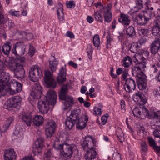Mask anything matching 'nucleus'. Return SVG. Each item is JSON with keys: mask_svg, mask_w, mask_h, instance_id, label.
Masks as SVG:
<instances>
[{"mask_svg": "<svg viewBox=\"0 0 160 160\" xmlns=\"http://www.w3.org/2000/svg\"><path fill=\"white\" fill-rule=\"evenodd\" d=\"M60 138H56L53 145V148L62 152L63 157L70 159L73 152L77 150L76 146L73 144H69L62 142Z\"/></svg>", "mask_w": 160, "mask_h": 160, "instance_id": "obj_1", "label": "nucleus"}, {"mask_svg": "<svg viewBox=\"0 0 160 160\" xmlns=\"http://www.w3.org/2000/svg\"><path fill=\"white\" fill-rule=\"evenodd\" d=\"M45 97L44 100H39L38 102L39 111L43 114L48 112L50 105H54L56 103V93L53 90H50L48 91Z\"/></svg>", "mask_w": 160, "mask_h": 160, "instance_id": "obj_2", "label": "nucleus"}, {"mask_svg": "<svg viewBox=\"0 0 160 160\" xmlns=\"http://www.w3.org/2000/svg\"><path fill=\"white\" fill-rule=\"evenodd\" d=\"M96 141L90 136L85 137L81 144L82 148L87 151L85 155V158L87 160H92L96 156L97 152L94 147Z\"/></svg>", "mask_w": 160, "mask_h": 160, "instance_id": "obj_3", "label": "nucleus"}, {"mask_svg": "<svg viewBox=\"0 0 160 160\" xmlns=\"http://www.w3.org/2000/svg\"><path fill=\"white\" fill-rule=\"evenodd\" d=\"M67 84L63 85L59 94V98L62 100H65L64 104L68 108L71 107L74 103L73 98L69 96H67L68 92Z\"/></svg>", "mask_w": 160, "mask_h": 160, "instance_id": "obj_4", "label": "nucleus"}, {"mask_svg": "<svg viewBox=\"0 0 160 160\" xmlns=\"http://www.w3.org/2000/svg\"><path fill=\"white\" fill-rule=\"evenodd\" d=\"M9 80L10 75L9 73L4 71H1L0 73V97L4 94L5 85L8 86L9 83L8 82Z\"/></svg>", "mask_w": 160, "mask_h": 160, "instance_id": "obj_5", "label": "nucleus"}, {"mask_svg": "<svg viewBox=\"0 0 160 160\" xmlns=\"http://www.w3.org/2000/svg\"><path fill=\"white\" fill-rule=\"evenodd\" d=\"M44 79L45 83L48 88H53L56 87L57 83L52 72H51L49 70H45Z\"/></svg>", "mask_w": 160, "mask_h": 160, "instance_id": "obj_6", "label": "nucleus"}, {"mask_svg": "<svg viewBox=\"0 0 160 160\" xmlns=\"http://www.w3.org/2000/svg\"><path fill=\"white\" fill-rule=\"evenodd\" d=\"M22 98L17 96L12 97L8 99L4 104V107L8 110L11 108H16L21 105Z\"/></svg>", "mask_w": 160, "mask_h": 160, "instance_id": "obj_7", "label": "nucleus"}, {"mask_svg": "<svg viewBox=\"0 0 160 160\" xmlns=\"http://www.w3.org/2000/svg\"><path fill=\"white\" fill-rule=\"evenodd\" d=\"M42 76V73L41 70L36 67L33 66L31 68L29 72V79L33 82H37L39 79V78Z\"/></svg>", "mask_w": 160, "mask_h": 160, "instance_id": "obj_8", "label": "nucleus"}, {"mask_svg": "<svg viewBox=\"0 0 160 160\" xmlns=\"http://www.w3.org/2000/svg\"><path fill=\"white\" fill-rule=\"evenodd\" d=\"M56 124L54 121L50 120L47 122L45 126V133L47 138L51 137L55 132Z\"/></svg>", "mask_w": 160, "mask_h": 160, "instance_id": "obj_9", "label": "nucleus"}, {"mask_svg": "<svg viewBox=\"0 0 160 160\" xmlns=\"http://www.w3.org/2000/svg\"><path fill=\"white\" fill-rule=\"evenodd\" d=\"M44 139L42 137L38 138L35 142V144L33 147V152L35 155H37L42 152L44 145Z\"/></svg>", "mask_w": 160, "mask_h": 160, "instance_id": "obj_10", "label": "nucleus"}, {"mask_svg": "<svg viewBox=\"0 0 160 160\" xmlns=\"http://www.w3.org/2000/svg\"><path fill=\"white\" fill-rule=\"evenodd\" d=\"M9 87V93L11 95H14L20 92L22 89L21 84L18 82H9L8 84Z\"/></svg>", "mask_w": 160, "mask_h": 160, "instance_id": "obj_11", "label": "nucleus"}, {"mask_svg": "<svg viewBox=\"0 0 160 160\" xmlns=\"http://www.w3.org/2000/svg\"><path fill=\"white\" fill-rule=\"evenodd\" d=\"M42 90V88L40 85L38 83H36L31 92L30 98L31 99H34L40 98L41 97Z\"/></svg>", "mask_w": 160, "mask_h": 160, "instance_id": "obj_12", "label": "nucleus"}, {"mask_svg": "<svg viewBox=\"0 0 160 160\" xmlns=\"http://www.w3.org/2000/svg\"><path fill=\"white\" fill-rule=\"evenodd\" d=\"M136 88L135 80L132 78H128L125 82L124 88L127 92H130L134 90Z\"/></svg>", "mask_w": 160, "mask_h": 160, "instance_id": "obj_13", "label": "nucleus"}, {"mask_svg": "<svg viewBox=\"0 0 160 160\" xmlns=\"http://www.w3.org/2000/svg\"><path fill=\"white\" fill-rule=\"evenodd\" d=\"M23 48V43L21 42H18L13 45L12 52L16 56H22L24 53Z\"/></svg>", "mask_w": 160, "mask_h": 160, "instance_id": "obj_14", "label": "nucleus"}, {"mask_svg": "<svg viewBox=\"0 0 160 160\" xmlns=\"http://www.w3.org/2000/svg\"><path fill=\"white\" fill-rule=\"evenodd\" d=\"M111 5H108L107 7H104L102 10V13L104 14L105 21L109 22L112 20V13L111 12Z\"/></svg>", "mask_w": 160, "mask_h": 160, "instance_id": "obj_15", "label": "nucleus"}, {"mask_svg": "<svg viewBox=\"0 0 160 160\" xmlns=\"http://www.w3.org/2000/svg\"><path fill=\"white\" fill-rule=\"evenodd\" d=\"M88 120V117L86 115L82 116L81 118L78 119L76 122V127L80 129H82L86 126V123Z\"/></svg>", "mask_w": 160, "mask_h": 160, "instance_id": "obj_16", "label": "nucleus"}, {"mask_svg": "<svg viewBox=\"0 0 160 160\" xmlns=\"http://www.w3.org/2000/svg\"><path fill=\"white\" fill-rule=\"evenodd\" d=\"M17 155L13 149H7L4 152V159L5 160H15Z\"/></svg>", "mask_w": 160, "mask_h": 160, "instance_id": "obj_17", "label": "nucleus"}, {"mask_svg": "<svg viewBox=\"0 0 160 160\" xmlns=\"http://www.w3.org/2000/svg\"><path fill=\"white\" fill-rule=\"evenodd\" d=\"M66 70L64 69L63 67H62L57 77V82L58 84H62L66 81Z\"/></svg>", "mask_w": 160, "mask_h": 160, "instance_id": "obj_18", "label": "nucleus"}, {"mask_svg": "<svg viewBox=\"0 0 160 160\" xmlns=\"http://www.w3.org/2000/svg\"><path fill=\"white\" fill-rule=\"evenodd\" d=\"M142 93L139 91H137L133 95L132 99L136 102H139L140 104H144L147 102L146 99H144L142 97Z\"/></svg>", "mask_w": 160, "mask_h": 160, "instance_id": "obj_19", "label": "nucleus"}, {"mask_svg": "<svg viewBox=\"0 0 160 160\" xmlns=\"http://www.w3.org/2000/svg\"><path fill=\"white\" fill-rule=\"evenodd\" d=\"M32 113L31 112H27L22 114L21 118L28 126H30L32 122Z\"/></svg>", "mask_w": 160, "mask_h": 160, "instance_id": "obj_20", "label": "nucleus"}, {"mask_svg": "<svg viewBox=\"0 0 160 160\" xmlns=\"http://www.w3.org/2000/svg\"><path fill=\"white\" fill-rule=\"evenodd\" d=\"M137 22L140 25H144L147 23L150 19L145 14L141 13L138 15L136 17Z\"/></svg>", "mask_w": 160, "mask_h": 160, "instance_id": "obj_21", "label": "nucleus"}, {"mask_svg": "<svg viewBox=\"0 0 160 160\" xmlns=\"http://www.w3.org/2000/svg\"><path fill=\"white\" fill-rule=\"evenodd\" d=\"M118 21L124 25L128 26L130 23L131 20L130 17L128 15L122 13L120 14Z\"/></svg>", "mask_w": 160, "mask_h": 160, "instance_id": "obj_22", "label": "nucleus"}, {"mask_svg": "<svg viewBox=\"0 0 160 160\" xmlns=\"http://www.w3.org/2000/svg\"><path fill=\"white\" fill-rule=\"evenodd\" d=\"M17 78H22L24 77L25 71L23 68V65L21 64L18 68L16 69L14 72Z\"/></svg>", "mask_w": 160, "mask_h": 160, "instance_id": "obj_23", "label": "nucleus"}, {"mask_svg": "<svg viewBox=\"0 0 160 160\" xmlns=\"http://www.w3.org/2000/svg\"><path fill=\"white\" fill-rule=\"evenodd\" d=\"M57 14L59 21H62L64 19V14L63 12V5L61 3H58L57 6Z\"/></svg>", "mask_w": 160, "mask_h": 160, "instance_id": "obj_24", "label": "nucleus"}, {"mask_svg": "<svg viewBox=\"0 0 160 160\" xmlns=\"http://www.w3.org/2000/svg\"><path fill=\"white\" fill-rule=\"evenodd\" d=\"M160 48V43L158 42H157L156 40H154L150 45V50L151 52L155 54L157 53Z\"/></svg>", "mask_w": 160, "mask_h": 160, "instance_id": "obj_25", "label": "nucleus"}, {"mask_svg": "<svg viewBox=\"0 0 160 160\" xmlns=\"http://www.w3.org/2000/svg\"><path fill=\"white\" fill-rule=\"evenodd\" d=\"M32 122L33 124L37 126L42 125L44 119L41 115H36L32 118Z\"/></svg>", "mask_w": 160, "mask_h": 160, "instance_id": "obj_26", "label": "nucleus"}, {"mask_svg": "<svg viewBox=\"0 0 160 160\" xmlns=\"http://www.w3.org/2000/svg\"><path fill=\"white\" fill-rule=\"evenodd\" d=\"M11 43L9 42H7L3 45L2 52L4 54L8 55H9L11 49Z\"/></svg>", "mask_w": 160, "mask_h": 160, "instance_id": "obj_27", "label": "nucleus"}, {"mask_svg": "<svg viewBox=\"0 0 160 160\" xmlns=\"http://www.w3.org/2000/svg\"><path fill=\"white\" fill-rule=\"evenodd\" d=\"M52 57L53 58L54 60L52 61H49V67L52 72H53L55 71L57 69V66L58 64V61L55 59V58L54 56L52 55Z\"/></svg>", "mask_w": 160, "mask_h": 160, "instance_id": "obj_28", "label": "nucleus"}, {"mask_svg": "<svg viewBox=\"0 0 160 160\" xmlns=\"http://www.w3.org/2000/svg\"><path fill=\"white\" fill-rule=\"evenodd\" d=\"M126 34L127 36L130 38L134 37L136 34L134 28L131 26L129 27L126 30Z\"/></svg>", "mask_w": 160, "mask_h": 160, "instance_id": "obj_29", "label": "nucleus"}, {"mask_svg": "<svg viewBox=\"0 0 160 160\" xmlns=\"http://www.w3.org/2000/svg\"><path fill=\"white\" fill-rule=\"evenodd\" d=\"M122 62H123L122 66L126 68H128L131 65L132 59L129 56H127L124 58Z\"/></svg>", "mask_w": 160, "mask_h": 160, "instance_id": "obj_30", "label": "nucleus"}, {"mask_svg": "<svg viewBox=\"0 0 160 160\" xmlns=\"http://www.w3.org/2000/svg\"><path fill=\"white\" fill-rule=\"evenodd\" d=\"M137 77V82L147 81V77L146 75L142 72L140 73L137 74L136 76Z\"/></svg>", "mask_w": 160, "mask_h": 160, "instance_id": "obj_31", "label": "nucleus"}, {"mask_svg": "<svg viewBox=\"0 0 160 160\" xmlns=\"http://www.w3.org/2000/svg\"><path fill=\"white\" fill-rule=\"evenodd\" d=\"M75 123V122H74L73 121L68 118L66 120L65 122L66 130L67 131L70 130L72 128V127Z\"/></svg>", "mask_w": 160, "mask_h": 160, "instance_id": "obj_32", "label": "nucleus"}, {"mask_svg": "<svg viewBox=\"0 0 160 160\" xmlns=\"http://www.w3.org/2000/svg\"><path fill=\"white\" fill-rule=\"evenodd\" d=\"M138 88L140 90L144 91V92L147 93L148 90L146 89L147 87V81H143V82H138Z\"/></svg>", "mask_w": 160, "mask_h": 160, "instance_id": "obj_33", "label": "nucleus"}, {"mask_svg": "<svg viewBox=\"0 0 160 160\" xmlns=\"http://www.w3.org/2000/svg\"><path fill=\"white\" fill-rule=\"evenodd\" d=\"M13 121V118L12 117H9L7 121V123L3 125L2 128L3 129L2 130V132H5L11 124Z\"/></svg>", "mask_w": 160, "mask_h": 160, "instance_id": "obj_34", "label": "nucleus"}, {"mask_svg": "<svg viewBox=\"0 0 160 160\" xmlns=\"http://www.w3.org/2000/svg\"><path fill=\"white\" fill-rule=\"evenodd\" d=\"M141 46L139 45L137 43L132 44L130 48L131 52L134 53H137L141 49Z\"/></svg>", "mask_w": 160, "mask_h": 160, "instance_id": "obj_35", "label": "nucleus"}, {"mask_svg": "<svg viewBox=\"0 0 160 160\" xmlns=\"http://www.w3.org/2000/svg\"><path fill=\"white\" fill-rule=\"evenodd\" d=\"M21 64L18 62L12 63L9 62L8 66L11 70L13 71L14 72L16 69L18 68Z\"/></svg>", "mask_w": 160, "mask_h": 160, "instance_id": "obj_36", "label": "nucleus"}, {"mask_svg": "<svg viewBox=\"0 0 160 160\" xmlns=\"http://www.w3.org/2000/svg\"><path fill=\"white\" fill-rule=\"evenodd\" d=\"M52 149L50 148L48 149L44 155V158L45 160H50V158L53 156Z\"/></svg>", "mask_w": 160, "mask_h": 160, "instance_id": "obj_37", "label": "nucleus"}, {"mask_svg": "<svg viewBox=\"0 0 160 160\" xmlns=\"http://www.w3.org/2000/svg\"><path fill=\"white\" fill-rule=\"evenodd\" d=\"M140 109L141 111V116L142 117H145L149 115L148 110L146 107L143 106L142 108H140Z\"/></svg>", "mask_w": 160, "mask_h": 160, "instance_id": "obj_38", "label": "nucleus"}, {"mask_svg": "<svg viewBox=\"0 0 160 160\" xmlns=\"http://www.w3.org/2000/svg\"><path fill=\"white\" fill-rule=\"evenodd\" d=\"M146 63L144 62H141L136 64V67L134 68L135 69L140 70L142 71V70L143 69H144L146 67Z\"/></svg>", "mask_w": 160, "mask_h": 160, "instance_id": "obj_39", "label": "nucleus"}, {"mask_svg": "<svg viewBox=\"0 0 160 160\" xmlns=\"http://www.w3.org/2000/svg\"><path fill=\"white\" fill-rule=\"evenodd\" d=\"M143 14H145L150 19L155 16V12L154 10L152 11L148 10H145V11H144Z\"/></svg>", "mask_w": 160, "mask_h": 160, "instance_id": "obj_40", "label": "nucleus"}, {"mask_svg": "<svg viewBox=\"0 0 160 160\" xmlns=\"http://www.w3.org/2000/svg\"><path fill=\"white\" fill-rule=\"evenodd\" d=\"M93 42L94 46L98 47L100 44L99 37L98 35H96L93 37Z\"/></svg>", "mask_w": 160, "mask_h": 160, "instance_id": "obj_41", "label": "nucleus"}, {"mask_svg": "<svg viewBox=\"0 0 160 160\" xmlns=\"http://www.w3.org/2000/svg\"><path fill=\"white\" fill-rule=\"evenodd\" d=\"M153 26L160 29V16L159 15L157 16L154 20Z\"/></svg>", "mask_w": 160, "mask_h": 160, "instance_id": "obj_42", "label": "nucleus"}, {"mask_svg": "<svg viewBox=\"0 0 160 160\" xmlns=\"http://www.w3.org/2000/svg\"><path fill=\"white\" fill-rule=\"evenodd\" d=\"M152 34L154 36H158L160 35V29L154 26H153L152 28Z\"/></svg>", "mask_w": 160, "mask_h": 160, "instance_id": "obj_43", "label": "nucleus"}, {"mask_svg": "<svg viewBox=\"0 0 160 160\" xmlns=\"http://www.w3.org/2000/svg\"><path fill=\"white\" fill-rule=\"evenodd\" d=\"M140 144L142 152H143L146 153L148 149V145L146 142L142 141L141 142Z\"/></svg>", "mask_w": 160, "mask_h": 160, "instance_id": "obj_44", "label": "nucleus"}, {"mask_svg": "<svg viewBox=\"0 0 160 160\" xmlns=\"http://www.w3.org/2000/svg\"><path fill=\"white\" fill-rule=\"evenodd\" d=\"M132 113L135 116L140 117L141 115V111L138 108H135L132 110Z\"/></svg>", "mask_w": 160, "mask_h": 160, "instance_id": "obj_45", "label": "nucleus"}, {"mask_svg": "<svg viewBox=\"0 0 160 160\" xmlns=\"http://www.w3.org/2000/svg\"><path fill=\"white\" fill-rule=\"evenodd\" d=\"M94 16L96 20L100 22H102V18L101 15L98 12H95L94 14Z\"/></svg>", "mask_w": 160, "mask_h": 160, "instance_id": "obj_46", "label": "nucleus"}, {"mask_svg": "<svg viewBox=\"0 0 160 160\" xmlns=\"http://www.w3.org/2000/svg\"><path fill=\"white\" fill-rule=\"evenodd\" d=\"M135 3L136 4L134 8H136L137 9L139 10L141 9L142 7L144 4L142 2H140L138 0H136L135 1Z\"/></svg>", "mask_w": 160, "mask_h": 160, "instance_id": "obj_47", "label": "nucleus"}, {"mask_svg": "<svg viewBox=\"0 0 160 160\" xmlns=\"http://www.w3.org/2000/svg\"><path fill=\"white\" fill-rule=\"evenodd\" d=\"M149 145L152 147L154 148L156 145V143L155 141L151 137H149L148 138Z\"/></svg>", "mask_w": 160, "mask_h": 160, "instance_id": "obj_48", "label": "nucleus"}, {"mask_svg": "<svg viewBox=\"0 0 160 160\" xmlns=\"http://www.w3.org/2000/svg\"><path fill=\"white\" fill-rule=\"evenodd\" d=\"M119 132L120 133H117V135L119 141L120 142H122L124 140V134L121 129H119Z\"/></svg>", "mask_w": 160, "mask_h": 160, "instance_id": "obj_49", "label": "nucleus"}, {"mask_svg": "<svg viewBox=\"0 0 160 160\" xmlns=\"http://www.w3.org/2000/svg\"><path fill=\"white\" fill-rule=\"evenodd\" d=\"M153 134L155 138H158L160 139V129L156 128L153 132Z\"/></svg>", "mask_w": 160, "mask_h": 160, "instance_id": "obj_50", "label": "nucleus"}, {"mask_svg": "<svg viewBox=\"0 0 160 160\" xmlns=\"http://www.w3.org/2000/svg\"><path fill=\"white\" fill-rule=\"evenodd\" d=\"M68 118L73 121L74 122H75L76 123V122L78 121L77 119H79V117H77V115L72 114V112H71V114L69 115Z\"/></svg>", "mask_w": 160, "mask_h": 160, "instance_id": "obj_51", "label": "nucleus"}, {"mask_svg": "<svg viewBox=\"0 0 160 160\" xmlns=\"http://www.w3.org/2000/svg\"><path fill=\"white\" fill-rule=\"evenodd\" d=\"M29 48L28 52V54L31 57H32L35 53V49L30 44H29Z\"/></svg>", "mask_w": 160, "mask_h": 160, "instance_id": "obj_52", "label": "nucleus"}, {"mask_svg": "<svg viewBox=\"0 0 160 160\" xmlns=\"http://www.w3.org/2000/svg\"><path fill=\"white\" fill-rule=\"evenodd\" d=\"M108 116V113H106L105 115L102 117L101 120V123L102 125H104L106 123Z\"/></svg>", "mask_w": 160, "mask_h": 160, "instance_id": "obj_53", "label": "nucleus"}, {"mask_svg": "<svg viewBox=\"0 0 160 160\" xmlns=\"http://www.w3.org/2000/svg\"><path fill=\"white\" fill-rule=\"evenodd\" d=\"M102 112V111L100 108L97 109L96 107L94 108L93 114L95 115H101Z\"/></svg>", "mask_w": 160, "mask_h": 160, "instance_id": "obj_54", "label": "nucleus"}, {"mask_svg": "<svg viewBox=\"0 0 160 160\" xmlns=\"http://www.w3.org/2000/svg\"><path fill=\"white\" fill-rule=\"evenodd\" d=\"M107 38V48H109L111 46V42L112 40L110 36L109 35H107L106 37Z\"/></svg>", "mask_w": 160, "mask_h": 160, "instance_id": "obj_55", "label": "nucleus"}, {"mask_svg": "<svg viewBox=\"0 0 160 160\" xmlns=\"http://www.w3.org/2000/svg\"><path fill=\"white\" fill-rule=\"evenodd\" d=\"M9 13L10 14L17 17H18L20 15L19 12L18 11H13L12 10H10Z\"/></svg>", "mask_w": 160, "mask_h": 160, "instance_id": "obj_56", "label": "nucleus"}, {"mask_svg": "<svg viewBox=\"0 0 160 160\" xmlns=\"http://www.w3.org/2000/svg\"><path fill=\"white\" fill-rule=\"evenodd\" d=\"M128 75V72L127 70H126L123 72L122 74V75L123 80L125 81H126L128 79V78H127Z\"/></svg>", "mask_w": 160, "mask_h": 160, "instance_id": "obj_57", "label": "nucleus"}, {"mask_svg": "<svg viewBox=\"0 0 160 160\" xmlns=\"http://www.w3.org/2000/svg\"><path fill=\"white\" fill-rule=\"evenodd\" d=\"M115 160H121V155L118 153H115L113 156Z\"/></svg>", "mask_w": 160, "mask_h": 160, "instance_id": "obj_58", "label": "nucleus"}, {"mask_svg": "<svg viewBox=\"0 0 160 160\" xmlns=\"http://www.w3.org/2000/svg\"><path fill=\"white\" fill-rule=\"evenodd\" d=\"M136 67V65L135 66L132 68V74L134 76H136L137 74L140 73V72H142L140 70H137V69H135L134 68Z\"/></svg>", "mask_w": 160, "mask_h": 160, "instance_id": "obj_59", "label": "nucleus"}, {"mask_svg": "<svg viewBox=\"0 0 160 160\" xmlns=\"http://www.w3.org/2000/svg\"><path fill=\"white\" fill-rule=\"evenodd\" d=\"M71 112L72 114L77 115V116L79 117V114L81 113V110L80 109H77L72 110Z\"/></svg>", "mask_w": 160, "mask_h": 160, "instance_id": "obj_60", "label": "nucleus"}, {"mask_svg": "<svg viewBox=\"0 0 160 160\" xmlns=\"http://www.w3.org/2000/svg\"><path fill=\"white\" fill-rule=\"evenodd\" d=\"M20 127H17L16 128L13 133L15 135L18 136L20 134Z\"/></svg>", "mask_w": 160, "mask_h": 160, "instance_id": "obj_61", "label": "nucleus"}, {"mask_svg": "<svg viewBox=\"0 0 160 160\" xmlns=\"http://www.w3.org/2000/svg\"><path fill=\"white\" fill-rule=\"evenodd\" d=\"M67 6L69 8H73L75 6V4L74 3V2L70 1L66 4Z\"/></svg>", "mask_w": 160, "mask_h": 160, "instance_id": "obj_62", "label": "nucleus"}, {"mask_svg": "<svg viewBox=\"0 0 160 160\" xmlns=\"http://www.w3.org/2000/svg\"><path fill=\"white\" fill-rule=\"evenodd\" d=\"M148 31L147 29H143L141 30L140 32L144 36H147L148 35Z\"/></svg>", "mask_w": 160, "mask_h": 160, "instance_id": "obj_63", "label": "nucleus"}, {"mask_svg": "<svg viewBox=\"0 0 160 160\" xmlns=\"http://www.w3.org/2000/svg\"><path fill=\"white\" fill-rule=\"evenodd\" d=\"M146 5L145 10H151L152 11H153V10H154V7L153 5L149 4H147Z\"/></svg>", "mask_w": 160, "mask_h": 160, "instance_id": "obj_64", "label": "nucleus"}]
</instances>
